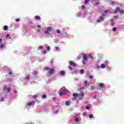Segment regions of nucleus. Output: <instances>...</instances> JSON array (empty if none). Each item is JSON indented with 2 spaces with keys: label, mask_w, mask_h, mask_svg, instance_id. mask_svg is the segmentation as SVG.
I'll list each match as a JSON object with an SVG mask.
<instances>
[{
  "label": "nucleus",
  "mask_w": 124,
  "mask_h": 124,
  "mask_svg": "<svg viewBox=\"0 0 124 124\" xmlns=\"http://www.w3.org/2000/svg\"><path fill=\"white\" fill-rule=\"evenodd\" d=\"M45 69H46V70H48V69L49 70L48 72H47V74H50V75L54 74V72H55V69L54 68L50 69L49 67H46Z\"/></svg>",
  "instance_id": "1"
},
{
  "label": "nucleus",
  "mask_w": 124,
  "mask_h": 124,
  "mask_svg": "<svg viewBox=\"0 0 124 124\" xmlns=\"http://www.w3.org/2000/svg\"><path fill=\"white\" fill-rule=\"evenodd\" d=\"M52 31V28L49 27L46 28V31L44 32L45 34H49V32Z\"/></svg>",
  "instance_id": "2"
},
{
  "label": "nucleus",
  "mask_w": 124,
  "mask_h": 124,
  "mask_svg": "<svg viewBox=\"0 0 124 124\" xmlns=\"http://www.w3.org/2000/svg\"><path fill=\"white\" fill-rule=\"evenodd\" d=\"M83 60H84V61H86V62L88 61V56L87 55V54L85 53L83 55V57H82Z\"/></svg>",
  "instance_id": "3"
},
{
  "label": "nucleus",
  "mask_w": 124,
  "mask_h": 124,
  "mask_svg": "<svg viewBox=\"0 0 124 124\" xmlns=\"http://www.w3.org/2000/svg\"><path fill=\"white\" fill-rule=\"evenodd\" d=\"M101 21H104V18L102 16L99 17L98 19L97 20L98 23H100Z\"/></svg>",
  "instance_id": "4"
},
{
  "label": "nucleus",
  "mask_w": 124,
  "mask_h": 124,
  "mask_svg": "<svg viewBox=\"0 0 124 124\" xmlns=\"http://www.w3.org/2000/svg\"><path fill=\"white\" fill-rule=\"evenodd\" d=\"M78 91H79L80 93H79V95H80L81 96H84V93L83 92H82V89L81 88H79L78 89Z\"/></svg>",
  "instance_id": "5"
},
{
  "label": "nucleus",
  "mask_w": 124,
  "mask_h": 124,
  "mask_svg": "<svg viewBox=\"0 0 124 124\" xmlns=\"http://www.w3.org/2000/svg\"><path fill=\"white\" fill-rule=\"evenodd\" d=\"M69 63L70 65H71L72 66H75V65H76V63H75L73 61H70Z\"/></svg>",
  "instance_id": "6"
},
{
  "label": "nucleus",
  "mask_w": 124,
  "mask_h": 124,
  "mask_svg": "<svg viewBox=\"0 0 124 124\" xmlns=\"http://www.w3.org/2000/svg\"><path fill=\"white\" fill-rule=\"evenodd\" d=\"M34 103H35V102H34V101H31V102L28 103V105L29 106H31V105H33V104H34Z\"/></svg>",
  "instance_id": "7"
},
{
  "label": "nucleus",
  "mask_w": 124,
  "mask_h": 124,
  "mask_svg": "<svg viewBox=\"0 0 124 124\" xmlns=\"http://www.w3.org/2000/svg\"><path fill=\"white\" fill-rule=\"evenodd\" d=\"M65 90H66V88H65V87H62L59 91V93H60V92H63V93H64V91H65Z\"/></svg>",
  "instance_id": "8"
},
{
  "label": "nucleus",
  "mask_w": 124,
  "mask_h": 124,
  "mask_svg": "<svg viewBox=\"0 0 124 124\" xmlns=\"http://www.w3.org/2000/svg\"><path fill=\"white\" fill-rule=\"evenodd\" d=\"M0 49H3V48H5V44H1L0 45Z\"/></svg>",
  "instance_id": "9"
},
{
  "label": "nucleus",
  "mask_w": 124,
  "mask_h": 124,
  "mask_svg": "<svg viewBox=\"0 0 124 124\" xmlns=\"http://www.w3.org/2000/svg\"><path fill=\"white\" fill-rule=\"evenodd\" d=\"M99 86H100V88H104L105 87V85L104 84V83H100L99 84Z\"/></svg>",
  "instance_id": "10"
},
{
  "label": "nucleus",
  "mask_w": 124,
  "mask_h": 124,
  "mask_svg": "<svg viewBox=\"0 0 124 124\" xmlns=\"http://www.w3.org/2000/svg\"><path fill=\"white\" fill-rule=\"evenodd\" d=\"M35 19H36V20H40V16H35Z\"/></svg>",
  "instance_id": "11"
},
{
  "label": "nucleus",
  "mask_w": 124,
  "mask_h": 124,
  "mask_svg": "<svg viewBox=\"0 0 124 124\" xmlns=\"http://www.w3.org/2000/svg\"><path fill=\"white\" fill-rule=\"evenodd\" d=\"M72 95H73V96H74V97H78V94L76 93H73Z\"/></svg>",
  "instance_id": "12"
},
{
  "label": "nucleus",
  "mask_w": 124,
  "mask_h": 124,
  "mask_svg": "<svg viewBox=\"0 0 124 124\" xmlns=\"http://www.w3.org/2000/svg\"><path fill=\"white\" fill-rule=\"evenodd\" d=\"M4 31H7V30H8V26H7V25H5L4 26Z\"/></svg>",
  "instance_id": "13"
},
{
  "label": "nucleus",
  "mask_w": 124,
  "mask_h": 124,
  "mask_svg": "<svg viewBox=\"0 0 124 124\" xmlns=\"http://www.w3.org/2000/svg\"><path fill=\"white\" fill-rule=\"evenodd\" d=\"M60 93H59V95L60 96H62L63 94H64V92H62V91H60Z\"/></svg>",
  "instance_id": "14"
},
{
  "label": "nucleus",
  "mask_w": 124,
  "mask_h": 124,
  "mask_svg": "<svg viewBox=\"0 0 124 124\" xmlns=\"http://www.w3.org/2000/svg\"><path fill=\"white\" fill-rule=\"evenodd\" d=\"M11 90V87H8V88H7V89H6V91H7L8 93H9Z\"/></svg>",
  "instance_id": "15"
},
{
  "label": "nucleus",
  "mask_w": 124,
  "mask_h": 124,
  "mask_svg": "<svg viewBox=\"0 0 124 124\" xmlns=\"http://www.w3.org/2000/svg\"><path fill=\"white\" fill-rule=\"evenodd\" d=\"M65 74V73L64 72V71H61L60 72V74L61 75H62V76H63V75H64V74Z\"/></svg>",
  "instance_id": "16"
},
{
  "label": "nucleus",
  "mask_w": 124,
  "mask_h": 124,
  "mask_svg": "<svg viewBox=\"0 0 124 124\" xmlns=\"http://www.w3.org/2000/svg\"><path fill=\"white\" fill-rule=\"evenodd\" d=\"M90 84V83H88L87 81H85L84 83V86H87L88 84Z\"/></svg>",
  "instance_id": "17"
},
{
  "label": "nucleus",
  "mask_w": 124,
  "mask_h": 124,
  "mask_svg": "<svg viewBox=\"0 0 124 124\" xmlns=\"http://www.w3.org/2000/svg\"><path fill=\"white\" fill-rule=\"evenodd\" d=\"M84 71L83 69H80V74H84Z\"/></svg>",
  "instance_id": "18"
},
{
  "label": "nucleus",
  "mask_w": 124,
  "mask_h": 124,
  "mask_svg": "<svg viewBox=\"0 0 124 124\" xmlns=\"http://www.w3.org/2000/svg\"><path fill=\"white\" fill-rule=\"evenodd\" d=\"M46 49L49 52L50 51V50H51V47H50V46H46Z\"/></svg>",
  "instance_id": "19"
},
{
  "label": "nucleus",
  "mask_w": 124,
  "mask_h": 124,
  "mask_svg": "<svg viewBox=\"0 0 124 124\" xmlns=\"http://www.w3.org/2000/svg\"><path fill=\"white\" fill-rule=\"evenodd\" d=\"M46 95L45 94H44L42 95V98H43V99H45V98H46Z\"/></svg>",
  "instance_id": "20"
},
{
  "label": "nucleus",
  "mask_w": 124,
  "mask_h": 124,
  "mask_svg": "<svg viewBox=\"0 0 124 124\" xmlns=\"http://www.w3.org/2000/svg\"><path fill=\"white\" fill-rule=\"evenodd\" d=\"M88 57H89V59H93V55H89L88 56Z\"/></svg>",
  "instance_id": "21"
},
{
  "label": "nucleus",
  "mask_w": 124,
  "mask_h": 124,
  "mask_svg": "<svg viewBox=\"0 0 124 124\" xmlns=\"http://www.w3.org/2000/svg\"><path fill=\"white\" fill-rule=\"evenodd\" d=\"M89 118H90V119H93V114H90V115H89Z\"/></svg>",
  "instance_id": "22"
},
{
  "label": "nucleus",
  "mask_w": 124,
  "mask_h": 124,
  "mask_svg": "<svg viewBox=\"0 0 124 124\" xmlns=\"http://www.w3.org/2000/svg\"><path fill=\"white\" fill-rule=\"evenodd\" d=\"M12 71L11 70H10L8 72V74H9V75H11V74H12Z\"/></svg>",
  "instance_id": "23"
},
{
  "label": "nucleus",
  "mask_w": 124,
  "mask_h": 124,
  "mask_svg": "<svg viewBox=\"0 0 124 124\" xmlns=\"http://www.w3.org/2000/svg\"><path fill=\"white\" fill-rule=\"evenodd\" d=\"M98 4H99V3H98V1H95V6H97V5H98Z\"/></svg>",
  "instance_id": "24"
},
{
  "label": "nucleus",
  "mask_w": 124,
  "mask_h": 124,
  "mask_svg": "<svg viewBox=\"0 0 124 124\" xmlns=\"http://www.w3.org/2000/svg\"><path fill=\"white\" fill-rule=\"evenodd\" d=\"M38 50H41L42 49H43V47H42V46H40L38 47Z\"/></svg>",
  "instance_id": "25"
},
{
  "label": "nucleus",
  "mask_w": 124,
  "mask_h": 124,
  "mask_svg": "<svg viewBox=\"0 0 124 124\" xmlns=\"http://www.w3.org/2000/svg\"><path fill=\"white\" fill-rule=\"evenodd\" d=\"M70 104L69 103V102H66V103H65L66 106H69Z\"/></svg>",
  "instance_id": "26"
},
{
  "label": "nucleus",
  "mask_w": 124,
  "mask_h": 124,
  "mask_svg": "<svg viewBox=\"0 0 124 124\" xmlns=\"http://www.w3.org/2000/svg\"><path fill=\"white\" fill-rule=\"evenodd\" d=\"M118 12H119V11H118V10H116L115 9V10L114 11V14H116L118 13Z\"/></svg>",
  "instance_id": "27"
},
{
  "label": "nucleus",
  "mask_w": 124,
  "mask_h": 124,
  "mask_svg": "<svg viewBox=\"0 0 124 124\" xmlns=\"http://www.w3.org/2000/svg\"><path fill=\"white\" fill-rule=\"evenodd\" d=\"M30 79V77L29 76H26L25 78V80H29Z\"/></svg>",
  "instance_id": "28"
},
{
  "label": "nucleus",
  "mask_w": 124,
  "mask_h": 124,
  "mask_svg": "<svg viewBox=\"0 0 124 124\" xmlns=\"http://www.w3.org/2000/svg\"><path fill=\"white\" fill-rule=\"evenodd\" d=\"M75 122H79V118H76L75 119Z\"/></svg>",
  "instance_id": "29"
},
{
  "label": "nucleus",
  "mask_w": 124,
  "mask_h": 124,
  "mask_svg": "<svg viewBox=\"0 0 124 124\" xmlns=\"http://www.w3.org/2000/svg\"><path fill=\"white\" fill-rule=\"evenodd\" d=\"M112 31H117V28H116V27H113Z\"/></svg>",
  "instance_id": "30"
},
{
  "label": "nucleus",
  "mask_w": 124,
  "mask_h": 124,
  "mask_svg": "<svg viewBox=\"0 0 124 124\" xmlns=\"http://www.w3.org/2000/svg\"><path fill=\"white\" fill-rule=\"evenodd\" d=\"M101 66L102 68H105V65L104 64H102Z\"/></svg>",
  "instance_id": "31"
},
{
  "label": "nucleus",
  "mask_w": 124,
  "mask_h": 124,
  "mask_svg": "<svg viewBox=\"0 0 124 124\" xmlns=\"http://www.w3.org/2000/svg\"><path fill=\"white\" fill-rule=\"evenodd\" d=\"M115 9L119 11V10H120V9H121V8L119 7H117Z\"/></svg>",
  "instance_id": "32"
},
{
  "label": "nucleus",
  "mask_w": 124,
  "mask_h": 124,
  "mask_svg": "<svg viewBox=\"0 0 124 124\" xmlns=\"http://www.w3.org/2000/svg\"><path fill=\"white\" fill-rule=\"evenodd\" d=\"M68 68L70 69V70H72V69H73V68H72L71 66H69Z\"/></svg>",
  "instance_id": "33"
},
{
  "label": "nucleus",
  "mask_w": 124,
  "mask_h": 124,
  "mask_svg": "<svg viewBox=\"0 0 124 124\" xmlns=\"http://www.w3.org/2000/svg\"><path fill=\"white\" fill-rule=\"evenodd\" d=\"M88 2H89V0H85V4H88Z\"/></svg>",
  "instance_id": "34"
},
{
  "label": "nucleus",
  "mask_w": 124,
  "mask_h": 124,
  "mask_svg": "<svg viewBox=\"0 0 124 124\" xmlns=\"http://www.w3.org/2000/svg\"><path fill=\"white\" fill-rule=\"evenodd\" d=\"M10 37V35L7 34L6 35V38H9Z\"/></svg>",
  "instance_id": "35"
},
{
  "label": "nucleus",
  "mask_w": 124,
  "mask_h": 124,
  "mask_svg": "<svg viewBox=\"0 0 124 124\" xmlns=\"http://www.w3.org/2000/svg\"><path fill=\"white\" fill-rule=\"evenodd\" d=\"M86 61L85 60H83V61H82V63H83V64H86Z\"/></svg>",
  "instance_id": "36"
},
{
  "label": "nucleus",
  "mask_w": 124,
  "mask_h": 124,
  "mask_svg": "<svg viewBox=\"0 0 124 124\" xmlns=\"http://www.w3.org/2000/svg\"><path fill=\"white\" fill-rule=\"evenodd\" d=\"M56 32H57V33H61V31L60 30H57Z\"/></svg>",
  "instance_id": "37"
},
{
  "label": "nucleus",
  "mask_w": 124,
  "mask_h": 124,
  "mask_svg": "<svg viewBox=\"0 0 124 124\" xmlns=\"http://www.w3.org/2000/svg\"><path fill=\"white\" fill-rule=\"evenodd\" d=\"M37 32H41V30L40 29H37Z\"/></svg>",
  "instance_id": "38"
},
{
  "label": "nucleus",
  "mask_w": 124,
  "mask_h": 124,
  "mask_svg": "<svg viewBox=\"0 0 124 124\" xmlns=\"http://www.w3.org/2000/svg\"><path fill=\"white\" fill-rule=\"evenodd\" d=\"M89 78V79H93V76H90Z\"/></svg>",
  "instance_id": "39"
},
{
  "label": "nucleus",
  "mask_w": 124,
  "mask_h": 124,
  "mask_svg": "<svg viewBox=\"0 0 124 124\" xmlns=\"http://www.w3.org/2000/svg\"><path fill=\"white\" fill-rule=\"evenodd\" d=\"M85 6H84V5H83V6H81V9H82L83 10H84V9H85Z\"/></svg>",
  "instance_id": "40"
},
{
  "label": "nucleus",
  "mask_w": 124,
  "mask_h": 124,
  "mask_svg": "<svg viewBox=\"0 0 124 124\" xmlns=\"http://www.w3.org/2000/svg\"><path fill=\"white\" fill-rule=\"evenodd\" d=\"M120 13H121V14H123V13H124V9H123L121 12Z\"/></svg>",
  "instance_id": "41"
},
{
  "label": "nucleus",
  "mask_w": 124,
  "mask_h": 124,
  "mask_svg": "<svg viewBox=\"0 0 124 124\" xmlns=\"http://www.w3.org/2000/svg\"><path fill=\"white\" fill-rule=\"evenodd\" d=\"M47 52L46 51V50H43V54H46Z\"/></svg>",
  "instance_id": "42"
},
{
  "label": "nucleus",
  "mask_w": 124,
  "mask_h": 124,
  "mask_svg": "<svg viewBox=\"0 0 124 124\" xmlns=\"http://www.w3.org/2000/svg\"><path fill=\"white\" fill-rule=\"evenodd\" d=\"M37 97V96L36 95H34L33 96V98H36Z\"/></svg>",
  "instance_id": "43"
},
{
  "label": "nucleus",
  "mask_w": 124,
  "mask_h": 124,
  "mask_svg": "<svg viewBox=\"0 0 124 124\" xmlns=\"http://www.w3.org/2000/svg\"><path fill=\"white\" fill-rule=\"evenodd\" d=\"M37 73L36 72V71H34L32 73V74H33L34 75H35Z\"/></svg>",
  "instance_id": "44"
},
{
  "label": "nucleus",
  "mask_w": 124,
  "mask_h": 124,
  "mask_svg": "<svg viewBox=\"0 0 124 124\" xmlns=\"http://www.w3.org/2000/svg\"><path fill=\"white\" fill-rule=\"evenodd\" d=\"M115 2H114V1H112L111 2V4H112V5H114V4H115Z\"/></svg>",
  "instance_id": "45"
},
{
  "label": "nucleus",
  "mask_w": 124,
  "mask_h": 124,
  "mask_svg": "<svg viewBox=\"0 0 124 124\" xmlns=\"http://www.w3.org/2000/svg\"><path fill=\"white\" fill-rule=\"evenodd\" d=\"M109 11H110L105 10V11H104V13H107L109 12Z\"/></svg>",
  "instance_id": "46"
},
{
  "label": "nucleus",
  "mask_w": 124,
  "mask_h": 124,
  "mask_svg": "<svg viewBox=\"0 0 124 124\" xmlns=\"http://www.w3.org/2000/svg\"><path fill=\"white\" fill-rule=\"evenodd\" d=\"M37 28H38V29H40V28H41V26L39 25H37Z\"/></svg>",
  "instance_id": "47"
},
{
  "label": "nucleus",
  "mask_w": 124,
  "mask_h": 124,
  "mask_svg": "<svg viewBox=\"0 0 124 124\" xmlns=\"http://www.w3.org/2000/svg\"><path fill=\"white\" fill-rule=\"evenodd\" d=\"M0 101H3L4 100V98H1V99H0Z\"/></svg>",
  "instance_id": "48"
},
{
  "label": "nucleus",
  "mask_w": 124,
  "mask_h": 124,
  "mask_svg": "<svg viewBox=\"0 0 124 124\" xmlns=\"http://www.w3.org/2000/svg\"><path fill=\"white\" fill-rule=\"evenodd\" d=\"M2 43V39L0 38V44H1Z\"/></svg>",
  "instance_id": "49"
},
{
  "label": "nucleus",
  "mask_w": 124,
  "mask_h": 124,
  "mask_svg": "<svg viewBox=\"0 0 124 124\" xmlns=\"http://www.w3.org/2000/svg\"><path fill=\"white\" fill-rule=\"evenodd\" d=\"M19 21H20V19H19V18H17L16 19V22H19Z\"/></svg>",
  "instance_id": "50"
},
{
  "label": "nucleus",
  "mask_w": 124,
  "mask_h": 124,
  "mask_svg": "<svg viewBox=\"0 0 124 124\" xmlns=\"http://www.w3.org/2000/svg\"><path fill=\"white\" fill-rule=\"evenodd\" d=\"M86 109H90V107H89V106H86Z\"/></svg>",
  "instance_id": "51"
},
{
  "label": "nucleus",
  "mask_w": 124,
  "mask_h": 124,
  "mask_svg": "<svg viewBox=\"0 0 124 124\" xmlns=\"http://www.w3.org/2000/svg\"><path fill=\"white\" fill-rule=\"evenodd\" d=\"M14 93H17V91L16 90L14 91Z\"/></svg>",
  "instance_id": "52"
},
{
  "label": "nucleus",
  "mask_w": 124,
  "mask_h": 124,
  "mask_svg": "<svg viewBox=\"0 0 124 124\" xmlns=\"http://www.w3.org/2000/svg\"><path fill=\"white\" fill-rule=\"evenodd\" d=\"M93 98H96V95L93 96Z\"/></svg>",
  "instance_id": "53"
},
{
  "label": "nucleus",
  "mask_w": 124,
  "mask_h": 124,
  "mask_svg": "<svg viewBox=\"0 0 124 124\" xmlns=\"http://www.w3.org/2000/svg\"><path fill=\"white\" fill-rule=\"evenodd\" d=\"M110 21H111V23H113V22H114V21L113 20V19H110Z\"/></svg>",
  "instance_id": "54"
},
{
  "label": "nucleus",
  "mask_w": 124,
  "mask_h": 124,
  "mask_svg": "<svg viewBox=\"0 0 124 124\" xmlns=\"http://www.w3.org/2000/svg\"><path fill=\"white\" fill-rule=\"evenodd\" d=\"M114 18L115 19H116V18H117V16H114Z\"/></svg>",
  "instance_id": "55"
},
{
  "label": "nucleus",
  "mask_w": 124,
  "mask_h": 124,
  "mask_svg": "<svg viewBox=\"0 0 124 124\" xmlns=\"http://www.w3.org/2000/svg\"><path fill=\"white\" fill-rule=\"evenodd\" d=\"M58 49H59V47H57L56 49L58 50Z\"/></svg>",
  "instance_id": "56"
},
{
  "label": "nucleus",
  "mask_w": 124,
  "mask_h": 124,
  "mask_svg": "<svg viewBox=\"0 0 124 124\" xmlns=\"http://www.w3.org/2000/svg\"><path fill=\"white\" fill-rule=\"evenodd\" d=\"M102 15V16H104V15Z\"/></svg>",
  "instance_id": "57"
}]
</instances>
